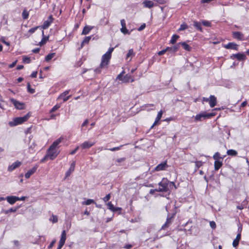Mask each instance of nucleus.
<instances>
[{
	"label": "nucleus",
	"instance_id": "nucleus-1",
	"mask_svg": "<svg viewBox=\"0 0 249 249\" xmlns=\"http://www.w3.org/2000/svg\"><path fill=\"white\" fill-rule=\"evenodd\" d=\"M159 187L158 192L167 193L170 194L171 191L173 189H177V187L174 182L170 181L167 178H163L158 183Z\"/></svg>",
	"mask_w": 249,
	"mask_h": 249
},
{
	"label": "nucleus",
	"instance_id": "nucleus-2",
	"mask_svg": "<svg viewBox=\"0 0 249 249\" xmlns=\"http://www.w3.org/2000/svg\"><path fill=\"white\" fill-rule=\"evenodd\" d=\"M63 138L60 137L56 140L54 141L50 145L47 150V155L51 160H53L58 155V153L57 152L56 148L58 145L62 142Z\"/></svg>",
	"mask_w": 249,
	"mask_h": 249
},
{
	"label": "nucleus",
	"instance_id": "nucleus-3",
	"mask_svg": "<svg viewBox=\"0 0 249 249\" xmlns=\"http://www.w3.org/2000/svg\"><path fill=\"white\" fill-rule=\"evenodd\" d=\"M216 115V113L211 112L207 113L206 111H203L196 115L194 118L195 122H201L206 119H210Z\"/></svg>",
	"mask_w": 249,
	"mask_h": 249
},
{
	"label": "nucleus",
	"instance_id": "nucleus-4",
	"mask_svg": "<svg viewBox=\"0 0 249 249\" xmlns=\"http://www.w3.org/2000/svg\"><path fill=\"white\" fill-rule=\"evenodd\" d=\"M30 116V115L29 114V113H28L23 117L15 118L12 121L9 122V125L11 127H13L18 124H21L24 122L27 121Z\"/></svg>",
	"mask_w": 249,
	"mask_h": 249
},
{
	"label": "nucleus",
	"instance_id": "nucleus-5",
	"mask_svg": "<svg viewBox=\"0 0 249 249\" xmlns=\"http://www.w3.org/2000/svg\"><path fill=\"white\" fill-rule=\"evenodd\" d=\"M177 213L176 208L173 213L172 214L168 213L167 216L166 221L165 223L162 226L160 231L165 230L167 228L169 227L172 223L173 219H174L176 214Z\"/></svg>",
	"mask_w": 249,
	"mask_h": 249
},
{
	"label": "nucleus",
	"instance_id": "nucleus-6",
	"mask_svg": "<svg viewBox=\"0 0 249 249\" xmlns=\"http://www.w3.org/2000/svg\"><path fill=\"white\" fill-rule=\"evenodd\" d=\"M111 58V56L105 53L102 57L101 67L107 68Z\"/></svg>",
	"mask_w": 249,
	"mask_h": 249
},
{
	"label": "nucleus",
	"instance_id": "nucleus-7",
	"mask_svg": "<svg viewBox=\"0 0 249 249\" xmlns=\"http://www.w3.org/2000/svg\"><path fill=\"white\" fill-rule=\"evenodd\" d=\"M168 167L169 165L167 164V160H165L156 166L154 168V171L156 172L164 171L166 170Z\"/></svg>",
	"mask_w": 249,
	"mask_h": 249
},
{
	"label": "nucleus",
	"instance_id": "nucleus-8",
	"mask_svg": "<svg viewBox=\"0 0 249 249\" xmlns=\"http://www.w3.org/2000/svg\"><path fill=\"white\" fill-rule=\"evenodd\" d=\"M11 103L14 105L15 107L18 109H23L25 108V104L23 103H21L17 100L12 98L11 99Z\"/></svg>",
	"mask_w": 249,
	"mask_h": 249
},
{
	"label": "nucleus",
	"instance_id": "nucleus-9",
	"mask_svg": "<svg viewBox=\"0 0 249 249\" xmlns=\"http://www.w3.org/2000/svg\"><path fill=\"white\" fill-rule=\"evenodd\" d=\"M231 59H237L239 61H244L247 59L246 55L244 53L233 54L230 56Z\"/></svg>",
	"mask_w": 249,
	"mask_h": 249
},
{
	"label": "nucleus",
	"instance_id": "nucleus-10",
	"mask_svg": "<svg viewBox=\"0 0 249 249\" xmlns=\"http://www.w3.org/2000/svg\"><path fill=\"white\" fill-rule=\"evenodd\" d=\"M54 18L52 15H50L48 19L43 22V25L40 26L43 29H47L53 22Z\"/></svg>",
	"mask_w": 249,
	"mask_h": 249
},
{
	"label": "nucleus",
	"instance_id": "nucleus-11",
	"mask_svg": "<svg viewBox=\"0 0 249 249\" xmlns=\"http://www.w3.org/2000/svg\"><path fill=\"white\" fill-rule=\"evenodd\" d=\"M222 47L226 49H231L237 51L238 45L234 42H229L227 44H222Z\"/></svg>",
	"mask_w": 249,
	"mask_h": 249
},
{
	"label": "nucleus",
	"instance_id": "nucleus-12",
	"mask_svg": "<svg viewBox=\"0 0 249 249\" xmlns=\"http://www.w3.org/2000/svg\"><path fill=\"white\" fill-rule=\"evenodd\" d=\"M232 37L238 40L243 41L245 40L244 35L241 32H233Z\"/></svg>",
	"mask_w": 249,
	"mask_h": 249
},
{
	"label": "nucleus",
	"instance_id": "nucleus-13",
	"mask_svg": "<svg viewBox=\"0 0 249 249\" xmlns=\"http://www.w3.org/2000/svg\"><path fill=\"white\" fill-rule=\"evenodd\" d=\"M38 167V166L37 165H36L32 168L29 170L28 172L25 174V178L27 179L29 178L36 171Z\"/></svg>",
	"mask_w": 249,
	"mask_h": 249
},
{
	"label": "nucleus",
	"instance_id": "nucleus-14",
	"mask_svg": "<svg viewBox=\"0 0 249 249\" xmlns=\"http://www.w3.org/2000/svg\"><path fill=\"white\" fill-rule=\"evenodd\" d=\"M70 91V89L66 90L63 93H62L58 97V99H62L64 102H66L71 97V95L66 96Z\"/></svg>",
	"mask_w": 249,
	"mask_h": 249
},
{
	"label": "nucleus",
	"instance_id": "nucleus-15",
	"mask_svg": "<svg viewBox=\"0 0 249 249\" xmlns=\"http://www.w3.org/2000/svg\"><path fill=\"white\" fill-rule=\"evenodd\" d=\"M21 165V162L18 160L13 163L11 165L8 167V171L12 172L16 168H18Z\"/></svg>",
	"mask_w": 249,
	"mask_h": 249
},
{
	"label": "nucleus",
	"instance_id": "nucleus-16",
	"mask_svg": "<svg viewBox=\"0 0 249 249\" xmlns=\"http://www.w3.org/2000/svg\"><path fill=\"white\" fill-rule=\"evenodd\" d=\"M75 166V162L73 161L71 163L69 169L65 173V178L69 177L71 175V174L74 171Z\"/></svg>",
	"mask_w": 249,
	"mask_h": 249
},
{
	"label": "nucleus",
	"instance_id": "nucleus-17",
	"mask_svg": "<svg viewBox=\"0 0 249 249\" xmlns=\"http://www.w3.org/2000/svg\"><path fill=\"white\" fill-rule=\"evenodd\" d=\"M95 142H92L89 141H86L81 144V147L83 149H89L92 147V146H93L95 144Z\"/></svg>",
	"mask_w": 249,
	"mask_h": 249
},
{
	"label": "nucleus",
	"instance_id": "nucleus-18",
	"mask_svg": "<svg viewBox=\"0 0 249 249\" xmlns=\"http://www.w3.org/2000/svg\"><path fill=\"white\" fill-rule=\"evenodd\" d=\"M163 113V112L162 110H160V111L158 112L157 116L155 120V122L153 123V125L151 126V128H153L154 126H155L159 123V122L160 121V119L162 117Z\"/></svg>",
	"mask_w": 249,
	"mask_h": 249
},
{
	"label": "nucleus",
	"instance_id": "nucleus-19",
	"mask_svg": "<svg viewBox=\"0 0 249 249\" xmlns=\"http://www.w3.org/2000/svg\"><path fill=\"white\" fill-rule=\"evenodd\" d=\"M209 100V104L211 107H213L216 105L217 99L214 95H210Z\"/></svg>",
	"mask_w": 249,
	"mask_h": 249
},
{
	"label": "nucleus",
	"instance_id": "nucleus-20",
	"mask_svg": "<svg viewBox=\"0 0 249 249\" xmlns=\"http://www.w3.org/2000/svg\"><path fill=\"white\" fill-rule=\"evenodd\" d=\"M6 200L7 202L10 204H14L15 203H16V201H18V196H8L5 198V200Z\"/></svg>",
	"mask_w": 249,
	"mask_h": 249
},
{
	"label": "nucleus",
	"instance_id": "nucleus-21",
	"mask_svg": "<svg viewBox=\"0 0 249 249\" xmlns=\"http://www.w3.org/2000/svg\"><path fill=\"white\" fill-rule=\"evenodd\" d=\"M241 238V234L240 233H238L236 238L234 239L232 242V246L234 247H236L239 245V242Z\"/></svg>",
	"mask_w": 249,
	"mask_h": 249
},
{
	"label": "nucleus",
	"instance_id": "nucleus-22",
	"mask_svg": "<svg viewBox=\"0 0 249 249\" xmlns=\"http://www.w3.org/2000/svg\"><path fill=\"white\" fill-rule=\"evenodd\" d=\"M178 44H179V46L181 45L182 48L185 51L190 52L192 49V48L185 42H179Z\"/></svg>",
	"mask_w": 249,
	"mask_h": 249
},
{
	"label": "nucleus",
	"instance_id": "nucleus-23",
	"mask_svg": "<svg viewBox=\"0 0 249 249\" xmlns=\"http://www.w3.org/2000/svg\"><path fill=\"white\" fill-rule=\"evenodd\" d=\"M167 49H168V51H169L173 53H175L177 52L179 49V44L178 43L176 45H174L173 47H166Z\"/></svg>",
	"mask_w": 249,
	"mask_h": 249
},
{
	"label": "nucleus",
	"instance_id": "nucleus-24",
	"mask_svg": "<svg viewBox=\"0 0 249 249\" xmlns=\"http://www.w3.org/2000/svg\"><path fill=\"white\" fill-rule=\"evenodd\" d=\"M144 7L148 8H151L154 6H156V4H155L154 2L152 1L151 0H145L142 3Z\"/></svg>",
	"mask_w": 249,
	"mask_h": 249
},
{
	"label": "nucleus",
	"instance_id": "nucleus-25",
	"mask_svg": "<svg viewBox=\"0 0 249 249\" xmlns=\"http://www.w3.org/2000/svg\"><path fill=\"white\" fill-rule=\"evenodd\" d=\"M123 81L125 83L133 82L134 81V78L131 75L126 74L124 77Z\"/></svg>",
	"mask_w": 249,
	"mask_h": 249
},
{
	"label": "nucleus",
	"instance_id": "nucleus-26",
	"mask_svg": "<svg viewBox=\"0 0 249 249\" xmlns=\"http://www.w3.org/2000/svg\"><path fill=\"white\" fill-rule=\"evenodd\" d=\"M42 34L43 37H42L41 41L39 42V44H38V45H40V46H43V45L45 44L46 43L47 41L49 39V36H45L44 34L43 31H42Z\"/></svg>",
	"mask_w": 249,
	"mask_h": 249
},
{
	"label": "nucleus",
	"instance_id": "nucleus-27",
	"mask_svg": "<svg viewBox=\"0 0 249 249\" xmlns=\"http://www.w3.org/2000/svg\"><path fill=\"white\" fill-rule=\"evenodd\" d=\"M222 160H215L214 162V167L215 171L218 170L222 166Z\"/></svg>",
	"mask_w": 249,
	"mask_h": 249
},
{
	"label": "nucleus",
	"instance_id": "nucleus-28",
	"mask_svg": "<svg viewBox=\"0 0 249 249\" xmlns=\"http://www.w3.org/2000/svg\"><path fill=\"white\" fill-rule=\"evenodd\" d=\"M226 156H224V157H221L220 155V154L217 152H216L213 155V159L214 160H223L224 158Z\"/></svg>",
	"mask_w": 249,
	"mask_h": 249
},
{
	"label": "nucleus",
	"instance_id": "nucleus-29",
	"mask_svg": "<svg viewBox=\"0 0 249 249\" xmlns=\"http://www.w3.org/2000/svg\"><path fill=\"white\" fill-rule=\"evenodd\" d=\"M194 26L199 31H200L201 32H203V29L201 27V23H200L197 21H195L194 22Z\"/></svg>",
	"mask_w": 249,
	"mask_h": 249
},
{
	"label": "nucleus",
	"instance_id": "nucleus-30",
	"mask_svg": "<svg viewBox=\"0 0 249 249\" xmlns=\"http://www.w3.org/2000/svg\"><path fill=\"white\" fill-rule=\"evenodd\" d=\"M29 17V12L28 11H27V10L26 8L24 9V10H23L22 13V18L24 20H25V19H28Z\"/></svg>",
	"mask_w": 249,
	"mask_h": 249
},
{
	"label": "nucleus",
	"instance_id": "nucleus-31",
	"mask_svg": "<svg viewBox=\"0 0 249 249\" xmlns=\"http://www.w3.org/2000/svg\"><path fill=\"white\" fill-rule=\"evenodd\" d=\"M92 28L90 27L89 26H86L82 31V32L81 33V35H86L88 34L89 32L91 31Z\"/></svg>",
	"mask_w": 249,
	"mask_h": 249
},
{
	"label": "nucleus",
	"instance_id": "nucleus-32",
	"mask_svg": "<svg viewBox=\"0 0 249 249\" xmlns=\"http://www.w3.org/2000/svg\"><path fill=\"white\" fill-rule=\"evenodd\" d=\"M91 36H86L84 37L83 41L81 43V48H83V47L84 46V45L86 44H88L90 41V40L91 39Z\"/></svg>",
	"mask_w": 249,
	"mask_h": 249
},
{
	"label": "nucleus",
	"instance_id": "nucleus-33",
	"mask_svg": "<svg viewBox=\"0 0 249 249\" xmlns=\"http://www.w3.org/2000/svg\"><path fill=\"white\" fill-rule=\"evenodd\" d=\"M179 37V36L177 35H173L171 37V39L170 41V43L172 44H174L176 42L177 39Z\"/></svg>",
	"mask_w": 249,
	"mask_h": 249
},
{
	"label": "nucleus",
	"instance_id": "nucleus-34",
	"mask_svg": "<svg viewBox=\"0 0 249 249\" xmlns=\"http://www.w3.org/2000/svg\"><path fill=\"white\" fill-rule=\"evenodd\" d=\"M40 27V26H36V27L32 28L31 29L29 30L28 31V36H29L30 35H31L33 33H34L37 30V29H38Z\"/></svg>",
	"mask_w": 249,
	"mask_h": 249
},
{
	"label": "nucleus",
	"instance_id": "nucleus-35",
	"mask_svg": "<svg viewBox=\"0 0 249 249\" xmlns=\"http://www.w3.org/2000/svg\"><path fill=\"white\" fill-rule=\"evenodd\" d=\"M227 154L228 155L231 156H237L238 153L237 152L233 149H230L228 150L227 152Z\"/></svg>",
	"mask_w": 249,
	"mask_h": 249
},
{
	"label": "nucleus",
	"instance_id": "nucleus-36",
	"mask_svg": "<svg viewBox=\"0 0 249 249\" xmlns=\"http://www.w3.org/2000/svg\"><path fill=\"white\" fill-rule=\"evenodd\" d=\"M134 55L135 53H134L133 50L132 49H129L128 52L126 54V59H127L130 57L131 58Z\"/></svg>",
	"mask_w": 249,
	"mask_h": 249
},
{
	"label": "nucleus",
	"instance_id": "nucleus-37",
	"mask_svg": "<svg viewBox=\"0 0 249 249\" xmlns=\"http://www.w3.org/2000/svg\"><path fill=\"white\" fill-rule=\"evenodd\" d=\"M27 91L31 94H33L35 92V89L31 88L30 83H28L27 84Z\"/></svg>",
	"mask_w": 249,
	"mask_h": 249
},
{
	"label": "nucleus",
	"instance_id": "nucleus-38",
	"mask_svg": "<svg viewBox=\"0 0 249 249\" xmlns=\"http://www.w3.org/2000/svg\"><path fill=\"white\" fill-rule=\"evenodd\" d=\"M18 207L17 208H11L9 210H5L3 211L5 214H8L9 213H15L17 211Z\"/></svg>",
	"mask_w": 249,
	"mask_h": 249
},
{
	"label": "nucleus",
	"instance_id": "nucleus-39",
	"mask_svg": "<svg viewBox=\"0 0 249 249\" xmlns=\"http://www.w3.org/2000/svg\"><path fill=\"white\" fill-rule=\"evenodd\" d=\"M55 55V53H51L48 54L45 57V61H50Z\"/></svg>",
	"mask_w": 249,
	"mask_h": 249
},
{
	"label": "nucleus",
	"instance_id": "nucleus-40",
	"mask_svg": "<svg viewBox=\"0 0 249 249\" xmlns=\"http://www.w3.org/2000/svg\"><path fill=\"white\" fill-rule=\"evenodd\" d=\"M92 203H95L96 204L95 202L94 201V200L93 199H88L87 200L84 201L82 204L83 205H89Z\"/></svg>",
	"mask_w": 249,
	"mask_h": 249
},
{
	"label": "nucleus",
	"instance_id": "nucleus-41",
	"mask_svg": "<svg viewBox=\"0 0 249 249\" xmlns=\"http://www.w3.org/2000/svg\"><path fill=\"white\" fill-rule=\"evenodd\" d=\"M66 240V232L65 230L63 231L61 235V238L60 240L62 241L65 242Z\"/></svg>",
	"mask_w": 249,
	"mask_h": 249
},
{
	"label": "nucleus",
	"instance_id": "nucleus-42",
	"mask_svg": "<svg viewBox=\"0 0 249 249\" xmlns=\"http://www.w3.org/2000/svg\"><path fill=\"white\" fill-rule=\"evenodd\" d=\"M23 62L26 64H29L31 62V59L29 57L24 56L22 59Z\"/></svg>",
	"mask_w": 249,
	"mask_h": 249
},
{
	"label": "nucleus",
	"instance_id": "nucleus-43",
	"mask_svg": "<svg viewBox=\"0 0 249 249\" xmlns=\"http://www.w3.org/2000/svg\"><path fill=\"white\" fill-rule=\"evenodd\" d=\"M60 107V105L59 104H56L53 107V108L50 111V113H53L57 110L58 108Z\"/></svg>",
	"mask_w": 249,
	"mask_h": 249
},
{
	"label": "nucleus",
	"instance_id": "nucleus-44",
	"mask_svg": "<svg viewBox=\"0 0 249 249\" xmlns=\"http://www.w3.org/2000/svg\"><path fill=\"white\" fill-rule=\"evenodd\" d=\"M121 31L124 34H130V32L127 29L126 26L122 27V28H121Z\"/></svg>",
	"mask_w": 249,
	"mask_h": 249
},
{
	"label": "nucleus",
	"instance_id": "nucleus-45",
	"mask_svg": "<svg viewBox=\"0 0 249 249\" xmlns=\"http://www.w3.org/2000/svg\"><path fill=\"white\" fill-rule=\"evenodd\" d=\"M202 24L203 25L206 27H211L212 25L211 22L207 20H203L202 21Z\"/></svg>",
	"mask_w": 249,
	"mask_h": 249
},
{
	"label": "nucleus",
	"instance_id": "nucleus-46",
	"mask_svg": "<svg viewBox=\"0 0 249 249\" xmlns=\"http://www.w3.org/2000/svg\"><path fill=\"white\" fill-rule=\"evenodd\" d=\"M107 205L108 206V209L110 210L111 211L113 212L114 209H115V207L111 202H109L107 203Z\"/></svg>",
	"mask_w": 249,
	"mask_h": 249
},
{
	"label": "nucleus",
	"instance_id": "nucleus-47",
	"mask_svg": "<svg viewBox=\"0 0 249 249\" xmlns=\"http://www.w3.org/2000/svg\"><path fill=\"white\" fill-rule=\"evenodd\" d=\"M188 28V25L186 23H183L180 25V27L178 29L179 31H183Z\"/></svg>",
	"mask_w": 249,
	"mask_h": 249
},
{
	"label": "nucleus",
	"instance_id": "nucleus-48",
	"mask_svg": "<svg viewBox=\"0 0 249 249\" xmlns=\"http://www.w3.org/2000/svg\"><path fill=\"white\" fill-rule=\"evenodd\" d=\"M103 68H107L106 67H101V64H100L99 67L95 69L94 71L96 73H100L101 72V70Z\"/></svg>",
	"mask_w": 249,
	"mask_h": 249
},
{
	"label": "nucleus",
	"instance_id": "nucleus-49",
	"mask_svg": "<svg viewBox=\"0 0 249 249\" xmlns=\"http://www.w3.org/2000/svg\"><path fill=\"white\" fill-rule=\"evenodd\" d=\"M50 220L52 221L53 223H56L58 221V218L57 216L53 214L52 215V219L50 218Z\"/></svg>",
	"mask_w": 249,
	"mask_h": 249
},
{
	"label": "nucleus",
	"instance_id": "nucleus-50",
	"mask_svg": "<svg viewBox=\"0 0 249 249\" xmlns=\"http://www.w3.org/2000/svg\"><path fill=\"white\" fill-rule=\"evenodd\" d=\"M111 196L110 194L106 195L103 198V200L104 202H106L108 201L110 198Z\"/></svg>",
	"mask_w": 249,
	"mask_h": 249
},
{
	"label": "nucleus",
	"instance_id": "nucleus-51",
	"mask_svg": "<svg viewBox=\"0 0 249 249\" xmlns=\"http://www.w3.org/2000/svg\"><path fill=\"white\" fill-rule=\"evenodd\" d=\"M168 49H167L166 48L165 49H163L158 53V54L160 56L164 54L166 52L168 51Z\"/></svg>",
	"mask_w": 249,
	"mask_h": 249
},
{
	"label": "nucleus",
	"instance_id": "nucleus-52",
	"mask_svg": "<svg viewBox=\"0 0 249 249\" xmlns=\"http://www.w3.org/2000/svg\"><path fill=\"white\" fill-rule=\"evenodd\" d=\"M65 242L59 240V244L57 249H61L63 246L64 245Z\"/></svg>",
	"mask_w": 249,
	"mask_h": 249
},
{
	"label": "nucleus",
	"instance_id": "nucleus-53",
	"mask_svg": "<svg viewBox=\"0 0 249 249\" xmlns=\"http://www.w3.org/2000/svg\"><path fill=\"white\" fill-rule=\"evenodd\" d=\"M122 146V145L120 146H118V147H113V148H111L107 149L108 150H110L111 151H117V150H120Z\"/></svg>",
	"mask_w": 249,
	"mask_h": 249
},
{
	"label": "nucleus",
	"instance_id": "nucleus-54",
	"mask_svg": "<svg viewBox=\"0 0 249 249\" xmlns=\"http://www.w3.org/2000/svg\"><path fill=\"white\" fill-rule=\"evenodd\" d=\"M114 48L113 47L109 48L108 50V51L106 53V54H107L110 56H111V53L113 51Z\"/></svg>",
	"mask_w": 249,
	"mask_h": 249
},
{
	"label": "nucleus",
	"instance_id": "nucleus-55",
	"mask_svg": "<svg viewBox=\"0 0 249 249\" xmlns=\"http://www.w3.org/2000/svg\"><path fill=\"white\" fill-rule=\"evenodd\" d=\"M36 146V145L33 143L32 144H31L29 148V152L30 153H33V149L35 147V146Z\"/></svg>",
	"mask_w": 249,
	"mask_h": 249
},
{
	"label": "nucleus",
	"instance_id": "nucleus-56",
	"mask_svg": "<svg viewBox=\"0 0 249 249\" xmlns=\"http://www.w3.org/2000/svg\"><path fill=\"white\" fill-rule=\"evenodd\" d=\"M55 242H56L55 239L53 240L48 247V249H52L53 248V247L54 246Z\"/></svg>",
	"mask_w": 249,
	"mask_h": 249
},
{
	"label": "nucleus",
	"instance_id": "nucleus-57",
	"mask_svg": "<svg viewBox=\"0 0 249 249\" xmlns=\"http://www.w3.org/2000/svg\"><path fill=\"white\" fill-rule=\"evenodd\" d=\"M160 4H164L166 3L167 0H154Z\"/></svg>",
	"mask_w": 249,
	"mask_h": 249
},
{
	"label": "nucleus",
	"instance_id": "nucleus-58",
	"mask_svg": "<svg viewBox=\"0 0 249 249\" xmlns=\"http://www.w3.org/2000/svg\"><path fill=\"white\" fill-rule=\"evenodd\" d=\"M210 225L212 229L216 228V225L215 222H214V221H211L210 222Z\"/></svg>",
	"mask_w": 249,
	"mask_h": 249
},
{
	"label": "nucleus",
	"instance_id": "nucleus-59",
	"mask_svg": "<svg viewBox=\"0 0 249 249\" xmlns=\"http://www.w3.org/2000/svg\"><path fill=\"white\" fill-rule=\"evenodd\" d=\"M145 27V23H143L142 24L140 27H139V28H138V30L139 31H141L142 30H143Z\"/></svg>",
	"mask_w": 249,
	"mask_h": 249
},
{
	"label": "nucleus",
	"instance_id": "nucleus-60",
	"mask_svg": "<svg viewBox=\"0 0 249 249\" xmlns=\"http://www.w3.org/2000/svg\"><path fill=\"white\" fill-rule=\"evenodd\" d=\"M79 147L77 146L74 150L70 152L71 155H74L79 149Z\"/></svg>",
	"mask_w": 249,
	"mask_h": 249
},
{
	"label": "nucleus",
	"instance_id": "nucleus-61",
	"mask_svg": "<svg viewBox=\"0 0 249 249\" xmlns=\"http://www.w3.org/2000/svg\"><path fill=\"white\" fill-rule=\"evenodd\" d=\"M37 75V71H34L32 72V73L31 74V77L32 78H36V77Z\"/></svg>",
	"mask_w": 249,
	"mask_h": 249
},
{
	"label": "nucleus",
	"instance_id": "nucleus-62",
	"mask_svg": "<svg viewBox=\"0 0 249 249\" xmlns=\"http://www.w3.org/2000/svg\"><path fill=\"white\" fill-rule=\"evenodd\" d=\"M156 192H158V188L155 189H151L149 191V194L151 195H154Z\"/></svg>",
	"mask_w": 249,
	"mask_h": 249
},
{
	"label": "nucleus",
	"instance_id": "nucleus-63",
	"mask_svg": "<svg viewBox=\"0 0 249 249\" xmlns=\"http://www.w3.org/2000/svg\"><path fill=\"white\" fill-rule=\"evenodd\" d=\"M132 247H133V245H131V244H126L124 246V248L126 249H130Z\"/></svg>",
	"mask_w": 249,
	"mask_h": 249
},
{
	"label": "nucleus",
	"instance_id": "nucleus-64",
	"mask_svg": "<svg viewBox=\"0 0 249 249\" xmlns=\"http://www.w3.org/2000/svg\"><path fill=\"white\" fill-rule=\"evenodd\" d=\"M88 123H89V121L88 119H86V120H85V121L82 124V125H81L82 128H83L85 126L87 125L88 124Z\"/></svg>",
	"mask_w": 249,
	"mask_h": 249
}]
</instances>
